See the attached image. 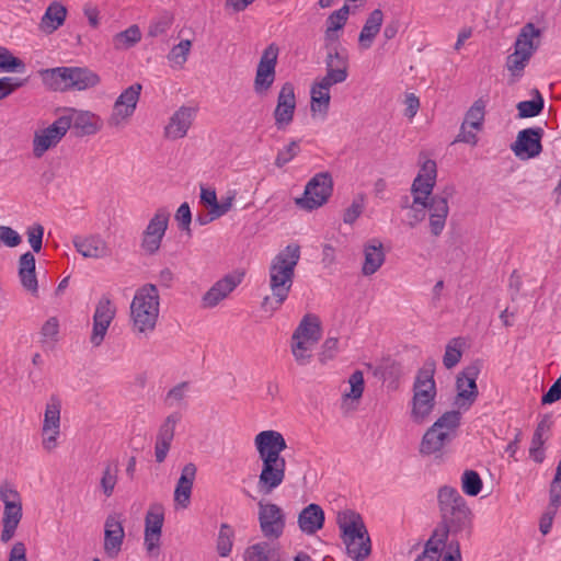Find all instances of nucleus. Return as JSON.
Segmentation results:
<instances>
[{
    "label": "nucleus",
    "instance_id": "obj_43",
    "mask_svg": "<svg viewBox=\"0 0 561 561\" xmlns=\"http://www.w3.org/2000/svg\"><path fill=\"white\" fill-rule=\"evenodd\" d=\"M141 39V32L137 25H131L113 37V46L117 50H125Z\"/></svg>",
    "mask_w": 561,
    "mask_h": 561
},
{
    "label": "nucleus",
    "instance_id": "obj_14",
    "mask_svg": "<svg viewBox=\"0 0 561 561\" xmlns=\"http://www.w3.org/2000/svg\"><path fill=\"white\" fill-rule=\"evenodd\" d=\"M116 314V307L107 296H102L93 313V328L90 341L93 346L98 347L103 342L108 327Z\"/></svg>",
    "mask_w": 561,
    "mask_h": 561
},
{
    "label": "nucleus",
    "instance_id": "obj_34",
    "mask_svg": "<svg viewBox=\"0 0 561 561\" xmlns=\"http://www.w3.org/2000/svg\"><path fill=\"white\" fill-rule=\"evenodd\" d=\"M541 31L533 23H526L519 31L514 44V50L531 58L539 45Z\"/></svg>",
    "mask_w": 561,
    "mask_h": 561
},
{
    "label": "nucleus",
    "instance_id": "obj_1",
    "mask_svg": "<svg viewBox=\"0 0 561 561\" xmlns=\"http://www.w3.org/2000/svg\"><path fill=\"white\" fill-rule=\"evenodd\" d=\"M299 260L300 247L296 243L288 244L272 259L268 267V286L272 297L266 296L262 301V308L265 311L277 310L287 299Z\"/></svg>",
    "mask_w": 561,
    "mask_h": 561
},
{
    "label": "nucleus",
    "instance_id": "obj_33",
    "mask_svg": "<svg viewBox=\"0 0 561 561\" xmlns=\"http://www.w3.org/2000/svg\"><path fill=\"white\" fill-rule=\"evenodd\" d=\"M324 511L318 504L307 505L298 515V526L306 535H313L324 525Z\"/></svg>",
    "mask_w": 561,
    "mask_h": 561
},
{
    "label": "nucleus",
    "instance_id": "obj_35",
    "mask_svg": "<svg viewBox=\"0 0 561 561\" xmlns=\"http://www.w3.org/2000/svg\"><path fill=\"white\" fill-rule=\"evenodd\" d=\"M35 265V256L31 252L22 254L19 259V277L21 284L33 295L37 294L38 291Z\"/></svg>",
    "mask_w": 561,
    "mask_h": 561
},
{
    "label": "nucleus",
    "instance_id": "obj_46",
    "mask_svg": "<svg viewBox=\"0 0 561 561\" xmlns=\"http://www.w3.org/2000/svg\"><path fill=\"white\" fill-rule=\"evenodd\" d=\"M519 117H534L540 114L543 110V99L539 91H536V99L529 101H522L517 104Z\"/></svg>",
    "mask_w": 561,
    "mask_h": 561
},
{
    "label": "nucleus",
    "instance_id": "obj_16",
    "mask_svg": "<svg viewBox=\"0 0 561 561\" xmlns=\"http://www.w3.org/2000/svg\"><path fill=\"white\" fill-rule=\"evenodd\" d=\"M68 121L61 119L60 116L48 127L39 129L33 138V154L41 158L50 148L56 147L67 134Z\"/></svg>",
    "mask_w": 561,
    "mask_h": 561
},
{
    "label": "nucleus",
    "instance_id": "obj_17",
    "mask_svg": "<svg viewBox=\"0 0 561 561\" xmlns=\"http://www.w3.org/2000/svg\"><path fill=\"white\" fill-rule=\"evenodd\" d=\"M322 328L318 316L307 313L301 319L293 334V351H306L307 347L313 346L321 337Z\"/></svg>",
    "mask_w": 561,
    "mask_h": 561
},
{
    "label": "nucleus",
    "instance_id": "obj_55",
    "mask_svg": "<svg viewBox=\"0 0 561 561\" xmlns=\"http://www.w3.org/2000/svg\"><path fill=\"white\" fill-rule=\"evenodd\" d=\"M529 57L516 50L506 58V68L512 76L519 77L529 61Z\"/></svg>",
    "mask_w": 561,
    "mask_h": 561
},
{
    "label": "nucleus",
    "instance_id": "obj_50",
    "mask_svg": "<svg viewBox=\"0 0 561 561\" xmlns=\"http://www.w3.org/2000/svg\"><path fill=\"white\" fill-rule=\"evenodd\" d=\"M233 530L228 524H222L217 539V551L220 557H228L232 549Z\"/></svg>",
    "mask_w": 561,
    "mask_h": 561
},
{
    "label": "nucleus",
    "instance_id": "obj_39",
    "mask_svg": "<svg viewBox=\"0 0 561 561\" xmlns=\"http://www.w3.org/2000/svg\"><path fill=\"white\" fill-rule=\"evenodd\" d=\"M67 16V9L59 2H53L46 9L41 20V30L50 34L58 30L65 22Z\"/></svg>",
    "mask_w": 561,
    "mask_h": 561
},
{
    "label": "nucleus",
    "instance_id": "obj_6",
    "mask_svg": "<svg viewBox=\"0 0 561 561\" xmlns=\"http://www.w3.org/2000/svg\"><path fill=\"white\" fill-rule=\"evenodd\" d=\"M333 192V179L330 172L313 175L306 184L304 195L296 198V205L305 210H313L323 206Z\"/></svg>",
    "mask_w": 561,
    "mask_h": 561
},
{
    "label": "nucleus",
    "instance_id": "obj_12",
    "mask_svg": "<svg viewBox=\"0 0 561 561\" xmlns=\"http://www.w3.org/2000/svg\"><path fill=\"white\" fill-rule=\"evenodd\" d=\"M279 48L276 44H270L264 50L260 58L255 79H254V91L257 94L266 93L273 85L275 80V68L277 64Z\"/></svg>",
    "mask_w": 561,
    "mask_h": 561
},
{
    "label": "nucleus",
    "instance_id": "obj_18",
    "mask_svg": "<svg viewBox=\"0 0 561 561\" xmlns=\"http://www.w3.org/2000/svg\"><path fill=\"white\" fill-rule=\"evenodd\" d=\"M262 470L259 476L257 489L264 494H271L285 480L286 460L285 458L274 460H261Z\"/></svg>",
    "mask_w": 561,
    "mask_h": 561
},
{
    "label": "nucleus",
    "instance_id": "obj_56",
    "mask_svg": "<svg viewBox=\"0 0 561 561\" xmlns=\"http://www.w3.org/2000/svg\"><path fill=\"white\" fill-rule=\"evenodd\" d=\"M299 152V141L291 140L287 146H285L277 152L275 165L277 168H283L285 164L289 163L296 156H298Z\"/></svg>",
    "mask_w": 561,
    "mask_h": 561
},
{
    "label": "nucleus",
    "instance_id": "obj_49",
    "mask_svg": "<svg viewBox=\"0 0 561 561\" xmlns=\"http://www.w3.org/2000/svg\"><path fill=\"white\" fill-rule=\"evenodd\" d=\"M192 42L190 39H183L178 45H174L169 55L168 59L172 64L176 66H183L188 57V54L191 51Z\"/></svg>",
    "mask_w": 561,
    "mask_h": 561
},
{
    "label": "nucleus",
    "instance_id": "obj_62",
    "mask_svg": "<svg viewBox=\"0 0 561 561\" xmlns=\"http://www.w3.org/2000/svg\"><path fill=\"white\" fill-rule=\"evenodd\" d=\"M175 220L178 221L179 228L183 231L191 232L192 213L190 205L185 202L180 205L175 213Z\"/></svg>",
    "mask_w": 561,
    "mask_h": 561
},
{
    "label": "nucleus",
    "instance_id": "obj_57",
    "mask_svg": "<svg viewBox=\"0 0 561 561\" xmlns=\"http://www.w3.org/2000/svg\"><path fill=\"white\" fill-rule=\"evenodd\" d=\"M27 241L35 253L42 250L44 227L39 224L30 226L26 230Z\"/></svg>",
    "mask_w": 561,
    "mask_h": 561
},
{
    "label": "nucleus",
    "instance_id": "obj_21",
    "mask_svg": "<svg viewBox=\"0 0 561 561\" xmlns=\"http://www.w3.org/2000/svg\"><path fill=\"white\" fill-rule=\"evenodd\" d=\"M196 114V107L185 105L179 107L164 127V137L171 140L184 138L192 127Z\"/></svg>",
    "mask_w": 561,
    "mask_h": 561
},
{
    "label": "nucleus",
    "instance_id": "obj_20",
    "mask_svg": "<svg viewBox=\"0 0 561 561\" xmlns=\"http://www.w3.org/2000/svg\"><path fill=\"white\" fill-rule=\"evenodd\" d=\"M60 409L59 399L51 397L46 405L43 423V446L50 451L57 446V437L60 433Z\"/></svg>",
    "mask_w": 561,
    "mask_h": 561
},
{
    "label": "nucleus",
    "instance_id": "obj_48",
    "mask_svg": "<svg viewBox=\"0 0 561 561\" xmlns=\"http://www.w3.org/2000/svg\"><path fill=\"white\" fill-rule=\"evenodd\" d=\"M117 465L113 466L112 463H107L103 470L100 480V486L106 497H110L114 492L115 485L117 483Z\"/></svg>",
    "mask_w": 561,
    "mask_h": 561
},
{
    "label": "nucleus",
    "instance_id": "obj_41",
    "mask_svg": "<svg viewBox=\"0 0 561 561\" xmlns=\"http://www.w3.org/2000/svg\"><path fill=\"white\" fill-rule=\"evenodd\" d=\"M325 71L346 80L348 77V56L345 49H330L327 53Z\"/></svg>",
    "mask_w": 561,
    "mask_h": 561
},
{
    "label": "nucleus",
    "instance_id": "obj_9",
    "mask_svg": "<svg viewBox=\"0 0 561 561\" xmlns=\"http://www.w3.org/2000/svg\"><path fill=\"white\" fill-rule=\"evenodd\" d=\"M60 118L68 121L67 131L72 127L79 137L95 135L103 127L102 118L90 111L66 107L61 111Z\"/></svg>",
    "mask_w": 561,
    "mask_h": 561
},
{
    "label": "nucleus",
    "instance_id": "obj_45",
    "mask_svg": "<svg viewBox=\"0 0 561 561\" xmlns=\"http://www.w3.org/2000/svg\"><path fill=\"white\" fill-rule=\"evenodd\" d=\"M483 486L479 473L474 470H466L461 477V489L469 496H477Z\"/></svg>",
    "mask_w": 561,
    "mask_h": 561
},
{
    "label": "nucleus",
    "instance_id": "obj_32",
    "mask_svg": "<svg viewBox=\"0 0 561 561\" xmlns=\"http://www.w3.org/2000/svg\"><path fill=\"white\" fill-rule=\"evenodd\" d=\"M38 76L48 90L70 91L71 67L41 69Z\"/></svg>",
    "mask_w": 561,
    "mask_h": 561
},
{
    "label": "nucleus",
    "instance_id": "obj_30",
    "mask_svg": "<svg viewBox=\"0 0 561 561\" xmlns=\"http://www.w3.org/2000/svg\"><path fill=\"white\" fill-rule=\"evenodd\" d=\"M196 472L197 468L193 462H188L182 468L181 476L174 490V502L182 508H186L191 503Z\"/></svg>",
    "mask_w": 561,
    "mask_h": 561
},
{
    "label": "nucleus",
    "instance_id": "obj_42",
    "mask_svg": "<svg viewBox=\"0 0 561 561\" xmlns=\"http://www.w3.org/2000/svg\"><path fill=\"white\" fill-rule=\"evenodd\" d=\"M486 101L483 98L478 99L473 102L470 108L467 111L465 121L462 124L468 125L474 130H481L483 127L485 116Z\"/></svg>",
    "mask_w": 561,
    "mask_h": 561
},
{
    "label": "nucleus",
    "instance_id": "obj_58",
    "mask_svg": "<svg viewBox=\"0 0 561 561\" xmlns=\"http://www.w3.org/2000/svg\"><path fill=\"white\" fill-rule=\"evenodd\" d=\"M409 207H410V211L408 214V225H409V227L414 228L425 219L427 202L424 201V205H422V204H414V201H413L412 205Z\"/></svg>",
    "mask_w": 561,
    "mask_h": 561
},
{
    "label": "nucleus",
    "instance_id": "obj_59",
    "mask_svg": "<svg viewBox=\"0 0 561 561\" xmlns=\"http://www.w3.org/2000/svg\"><path fill=\"white\" fill-rule=\"evenodd\" d=\"M24 82L25 80L13 77L0 78V101L12 94L16 89L24 85Z\"/></svg>",
    "mask_w": 561,
    "mask_h": 561
},
{
    "label": "nucleus",
    "instance_id": "obj_7",
    "mask_svg": "<svg viewBox=\"0 0 561 561\" xmlns=\"http://www.w3.org/2000/svg\"><path fill=\"white\" fill-rule=\"evenodd\" d=\"M141 90L140 83H134L119 94L107 118L110 127L119 128L126 125L136 111Z\"/></svg>",
    "mask_w": 561,
    "mask_h": 561
},
{
    "label": "nucleus",
    "instance_id": "obj_3",
    "mask_svg": "<svg viewBox=\"0 0 561 561\" xmlns=\"http://www.w3.org/2000/svg\"><path fill=\"white\" fill-rule=\"evenodd\" d=\"M160 311V296L156 285L146 284L138 288L130 304L131 330L147 336L157 324Z\"/></svg>",
    "mask_w": 561,
    "mask_h": 561
},
{
    "label": "nucleus",
    "instance_id": "obj_63",
    "mask_svg": "<svg viewBox=\"0 0 561 561\" xmlns=\"http://www.w3.org/2000/svg\"><path fill=\"white\" fill-rule=\"evenodd\" d=\"M549 496V508H552V514H556L561 504V478L553 477L550 484Z\"/></svg>",
    "mask_w": 561,
    "mask_h": 561
},
{
    "label": "nucleus",
    "instance_id": "obj_13",
    "mask_svg": "<svg viewBox=\"0 0 561 561\" xmlns=\"http://www.w3.org/2000/svg\"><path fill=\"white\" fill-rule=\"evenodd\" d=\"M455 192L454 186H446L440 193H437L427 199V210L430 215V230L434 237L440 236L449 213L448 199Z\"/></svg>",
    "mask_w": 561,
    "mask_h": 561
},
{
    "label": "nucleus",
    "instance_id": "obj_40",
    "mask_svg": "<svg viewBox=\"0 0 561 561\" xmlns=\"http://www.w3.org/2000/svg\"><path fill=\"white\" fill-rule=\"evenodd\" d=\"M70 91H84L96 87L100 76L87 67H71Z\"/></svg>",
    "mask_w": 561,
    "mask_h": 561
},
{
    "label": "nucleus",
    "instance_id": "obj_31",
    "mask_svg": "<svg viewBox=\"0 0 561 561\" xmlns=\"http://www.w3.org/2000/svg\"><path fill=\"white\" fill-rule=\"evenodd\" d=\"M363 253L362 274L364 276H371L379 271L386 261L383 245L377 239L369 240L364 244Z\"/></svg>",
    "mask_w": 561,
    "mask_h": 561
},
{
    "label": "nucleus",
    "instance_id": "obj_5",
    "mask_svg": "<svg viewBox=\"0 0 561 561\" xmlns=\"http://www.w3.org/2000/svg\"><path fill=\"white\" fill-rule=\"evenodd\" d=\"M461 413L457 410L445 412L425 432L420 444L422 455H433L440 451L457 435L460 426Z\"/></svg>",
    "mask_w": 561,
    "mask_h": 561
},
{
    "label": "nucleus",
    "instance_id": "obj_19",
    "mask_svg": "<svg viewBox=\"0 0 561 561\" xmlns=\"http://www.w3.org/2000/svg\"><path fill=\"white\" fill-rule=\"evenodd\" d=\"M543 130L540 127L526 128L518 133L515 142L511 145L512 151L522 160L531 159L540 154L542 150L541 137Z\"/></svg>",
    "mask_w": 561,
    "mask_h": 561
},
{
    "label": "nucleus",
    "instance_id": "obj_54",
    "mask_svg": "<svg viewBox=\"0 0 561 561\" xmlns=\"http://www.w3.org/2000/svg\"><path fill=\"white\" fill-rule=\"evenodd\" d=\"M348 14L350 8L346 4L333 11L327 19V28L335 32L342 30L347 22Z\"/></svg>",
    "mask_w": 561,
    "mask_h": 561
},
{
    "label": "nucleus",
    "instance_id": "obj_23",
    "mask_svg": "<svg viewBox=\"0 0 561 561\" xmlns=\"http://www.w3.org/2000/svg\"><path fill=\"white\" fill-rule=\"evenodd\" d=\"M164 522L163 508L160 505H152L145 517L144 545L149 553L158 550Z\"/></svg>",
    "mask_w": 561,
    "mask_h": 561
},
{
    "label": "nucleus",
    "instance_id": "obj_29",
    "mask_svg": "<svg viewBox=\"0 0 561 561\" xmlns=\"http://www.w3.org/2000/svg\"><path fill=\"white\" fill-rule=\"evenodd\" d=\"M436 391L413 389L410 417L416 424L425 423L435 407Z\"/></svg>",
    "mask_w": 561,
    "mask_h": 561
},
{
    "label": "nucleus",
    "instance_id": "obj_11",
    "mask_svg": "<svg viewBox=\"0 0 561 561\" xmlns=\"http://www.w3.org/2000/svg\"><path fill=\"white\" fill-rule=\"evenodd\" d=\"M482 360L476 359L470 363L457 378V398L456 404L467 409L476 401L478 397V387L476 380L481 371Z\"/></svg>",
    "mask_w": 561,
    "mask_h": 561
},
{
    "label": "nucleus",
    "instance_id": "obj_27",
    "mask_svg": "<svg viewBox=\"0 0 561 561\" xmlns=\"http://www.w3.org/2000/svg\"><path fill=\"white\" fill-rule=\"evenodd\" d=\"M125 531L118 515L106 517L104 524V551L110 558H116L122 550Z\"/></svg>",
    "mask_w": 561,
    "mask_h": 561
},
{
    "label": "nucleus",
    "instance_id": "obj_36",
    "mask_svg": "<svg viewBox=\"0 0 561 561\" xmlns=\"http://www.w3.org/2000/svg\"><path fill=\"white\" fill-rule=\"evenodd\" d=\"M382 22L383 13L380 9H375L368 15L358 36V43L362 48L368 49L371 47L375 37L380 32Z\"/></svg>",
    "mask_w": 561,
    "mask_h": 561
},
{
    "label": "nucleus",
    "instance_id": "obj_64",
    "mask_svg": "<svg viewBox=\"0 0 561 561\" xmlns=\"http://www.w3.org/2000/svg\"><path fill=\"white\" fill-rule=\"evenodd\" d=\"M552 425V421L549 415H543L540 422L537 424V427L534 432L531 443L537 445H543L546 442V438L543 437V434L546 432H549Z\"/></svg>",
    "mask_w": 561,
    "mask_h": 561
},
{
    "label": "nucleus",
    "instance_id": "obj_24",
    "mask_svg": "<svg viewBox=\"0 0 561 561\" xmlns=\"http://www.w3.org/2000/svg\"><path fill=\"white\" fill-rule=\"evenodd\" d=\"M295 108V89L290 82H286L278 93L277 105L274 111L275 125L278 129L285 128L293 122Z\"/></svg>",
    "mask_w": 561,
    "mask_h": 561
},
{
    "label": "nucleus",
    "instance_id": "obj_61",
    "mask_svg": "<svg viewBox=\"0 0 561 561\" xmlns=\"http://www.w3.org/2000/svg\"><path fill=\"white\" fill-rule=\"evenodd\" d=\"M22 242L21 236L9 226H0V245L15 248Z\"/></svg>",
    "mask_w": 561,
    "mask_h": 561
},
{
    "label": "nucleus",
    "instance_id": "obj_47",
    "mask_svg": "<svg viewBox=\"0 0 561 561\" xmlns=\"http://www.w3.org/2000/svg\"><path fill=\"white\" fill-rule=\"evenodd\" d=\"M173 24V16L169 12H163L154 18L148 26V36L158 37L165 34Z\"/></svg>",
    "mask_w": 561,
    "mask_h": 561
},
{
    "label": "nucleus",
    "instance_id": "obj_15",
    "mask_svg": "<svg viewBox=\"0 0 561 561\" xmlns=\"http://www.w3.org/2000/svg\"><path fill=\"white\" fill-rule=\"evenodd\" d=\"M436 162L432 159L425 160L411 186L414 204L424 205V201L427 202V199L433 196L432 193L436 183Z\"/></svg>",
    "mask_w": 561,
    "mask_h": 561
},
{
    "label": "nucleus",
    "instance_id": "obj_25",
    "mask_svg": "<svg viewBox=\"0 0 561 561\" xmlns=\"http://www.w3.org/2000/svg\"><path fill=\"white\" fill-rule=\"evenodd\" d=\"M72 243L76 250L87 259H104L112 254L111 248L99 234L76 236Z\"/></svg>",
    "mask_w": 561,
    "mask_h": 561
},
{
    "label": "nucleus",
    "instance_id": "obj_10",
    "mask_svg": "<svg viewBox=\"0 0 561 561\" xmlns=\"http://www.w3.org/2000/svg\"><path fill=\"white\" fill-rule=\"evenodd\" d=\"M259 523L263 536L270 540L283 536L286 518L283 510L274 503L259 502Z\"/></svg>",
    "mask_w": 561,
    "mask_h": 561
},
{
    "label": "nucleus",
    "instance_id": "obj_26",
    "mask_svg": "<svg viewBox=\"0 0 561 561\" xmlns=\"http://www.w3.org/2000/svg\"><path fill=\"white\" fill-rule=\"evenodd\" d=\"M181 413L173 412L168 415L164 422L161 424L154 445V456L157 462L161 463L165 460L174 438L175 426L181 421Z\"/></svg>",
    "mask_w": 561,
    "mask_h": 561
},
{
    "label": "nucleus",
    "instance_id": "obj_53",
    "mask_svg": "<svg viewBox=\"0 0 561 561\" xmlns=\"http://www.w3.org/2000/svg\"><path fill=\"white\" fill-rule=\"evenodd\" d=\"M0 69L7 72L20 71L24 69L21 59L14 57L9 49L0 46Z\"/></svg>",
    "mask_w": 561,
    "mask_h": 561
},
{
    "label": "nucleus",
    "instance_id": "obj_44",
    "mask_svg": "<svg viewBox=\"0 0 561 561\" xmlns=\"http://www.w3.org/2000/svg\"><path fill=\"white\" fill-rule=\"evenodd\" d=\"M311 96V112L323 113L327 114L330 106L331 95L330 92L325 89L320 88L319 85L312 83L310 89Z\"/></svg>",
    "mask_w": 561,
    "mask_h": 561
},
{
    "label": "nucleus",
    "instance_id": "obj_37",
    "mask_svg": "<svg viewBox=\"0 0 561 561\" xmlns=\"http://www.w3.org/2000/svg\"><path fill=\"white\" fill-rule=\"evenodd\" d=\"M244 561H284L278 547L267 541H260L247 548Z\"/></svg>",
    "mask_w": 561,
    "mask_h": 561
},
{
    "label": "nucleus",
    "instance_id": "obj_2",
    "mask_svg": "<svg viewBox=\"0 0 561 561\" xmlns=\"http://www.w3.org/2000/svg\"><path fill=\"white\" fill-rule=\"evenodd\" d=\"M437 505L440 522L437 526L443 529L439 541L448 540V536L465 534L471 536L473 513L466 500L456 488L443 485L437 491Z\"/></svg>",
    "mask_w": 561,
    "mask_h": 561
},
{
    "label": "nucleus",
    "instance_id": "obj_60",
    "mask_svg": "<svg viewBox=\"0 0 561 561\" xmlns=\"http://www.w3.org/2000/svg\"><path fill=\"white\" fill-rule=\"evenodd\" d=\"M364 210V198L363 196H359L358 198H355L351 206L347 207L343 215V221L345 224L352 225L354 224L357 218L362 215Z\"/></svg>",
    "mask_w": 561,
    "mask_h": 561
},
{
    "label": "nucleus",
    "instance_id": "obj_38",
    "mask_svg": "<svg viewBox=\"0 0 561 561\" xmlns=\"http://www.w3.org/2000/svg\"><path fill=\"white\" fill-rule=\"evenodd\" d=\"M22 518V503H7L3 511L1 541L8 542L15 534Z\"/></svg>",
    "mask_w": 561,
    "mask_h": 561
},
{
    "label": "nucleus",
    "instance_id": "obj_8",
    "mask_svg": "<svg viewBox=\"0 0 561 561\" xmlns=\"http://www.w3.org/2000/svg\"><path fill=\"white\" fill-rule=\"evenodd\" d=\"M170 213L165 208H159L149 220L142 231L140 248L147 255L156 254L168 230Z\"/></svg>",
    "mask_w": 561,
    "mask_h": 561
},
{
    "label": "nucleus",
    "instance_id": "obj_28",
    "mask_svg": "<svg viewBox=\"0 0 561 561\" xmlns=\"http://www.w3.org/2000/svg\"><path fill=\"white\" fill-rule=\"evenodd\" d=\"M242 275H226L217 280L203 296L202 302L205 308H214L229 296L241 283Z\"/></svg>",
    "mask_w": 561,
    "mask_h": 561
},
{
    "label": "nucleus",
    "instance_id": "obj_22",
    "mask_svg": "<svg viewBox=\"0 0 561 561\" xmlns=\"http://www.w3.org/2000/svg\"><path fill=\"white\" fill-rule=\"evenodd\" d=\"M254 443L261 460L284 458L280 454L287 445L279 432L263 431L255 436Z\"/></svg>",
    "mask_w": 561,
    "mask_h": 561
},
{
    "label": "nucleus",
    "instance_id": "obj_52",
    "mask_svg": "<svg viewBox=\"0 0 561 561\" xmlns=\"http://www.w3.org/2000/svg\"><path fill=\"white\" fill-rule=\"evenodd\" d=\"M413 389L436 391L433 364L424 366L417 374Z\"/></svg>",
    "mask_w": 561,
    "mask_h": 561
},
{
    "label": "nucleus",
    "instance_id": "obj_51",
    "mask_svg": "<svg viewBox=\"0 0 561 561\" xmlns=\"http://www.w3.org/2000/svg\"><path fill=\"white\" fill-rule=\"evenodd\" d=\"M350 391L345 392V399L358 400L362 398L365 387L364 375L360 370H355L348 378Z\"/></svg>",
    "mask_w": 561,
    "mask_h": 561
},
{
    "label": "nucleus",
    "instance_id": "obj_4",
    "mask_svg": "<svg viewBox=\"0 0 561 561\" xmlns=\"http://www.w3.org/2000/svg\"><path fill=\"white\" fill-rule=\"evenodd\" d=\"M347 556L354 561H364L371 552V541L362 516L352 510L337 514L336 520Z\"/></svg>",
    "mask_w": 561,
    "mask_h": 561
}]
</instances>
